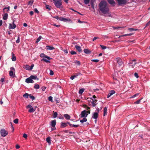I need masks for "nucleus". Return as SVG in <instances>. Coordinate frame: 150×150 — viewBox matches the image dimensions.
I'll return each instance as SVG.
<instances>
[{"mask_svg": "<svg viewBox=\"0 0 150 150\" xmlns=\"http://www.w3.org/2000/svg\"><path fill=\"white\" fill-rule=\"evenodd\" d=\"M100 11L104 14H108V16H105L111 17V15L108 13L109 8L106 2L104 0L101 1L99 4Z\"/></svg>", "mask_w": 150, "mask_h": 150, "instance_id": "obj_1", "label": "nucleus"}, {"mask_svg": "<svg viewBox=\"0 0 150 150\" xmlns=\"http://www.w3.org/2000/svg\"><path fill=\"white\" fill-rule=\"evenodd\" d=\"M53 17L58 20H59L61 21H63L64 22H67L68 21H69L70 20V19L69 18L67 19L62 17H59L58 16H55Z\"/></svg>", "mask_w": 150, "mask_h": 150, "instance_id": "obj_2", "label": "nucleus"}, {"mask_svg": "<svg viewBox=\"0 0 150 150\" xmlns=\"http://www.w3.org/2000/svg\"><path fill=\"white\" fill-rule=\"evenodd\" d=\"M1 135L3 137H5L8 134L7 131L6 130L4 129H2L0 131Z\"/></svg>", "mask_w": 150, "mask_h": 150, "instance_id": "obj_3", "label": "nucleus"}, {"mask_svg": "<svg viewBox=\"0 0 150 150\" xmlns=\"http://www.w3.org/2000/svg\"><path fill=\"white\" fill-rule=\"evenodd\" d=\"M11 70L9 71V75L10 76L14 77L15 76V74H14L13 72L15 71V69L13 67H11L10 68Z\"/></svg>", "mask_w": 150, "mask_h": 150, "instance_id": "obj_4", "label": "nucleus"}, {"mask_svg": "<svg viewBox=\"0 0 150 150\" xmlns=\"http://www.w3.org/2000/svg\"><path fill=\"white\" fill-rule=\"evenodd\" d=\"M117 2L118 5H125L126 4L128 0H116Z\"/></svg>", "mask_w": 150, "mask_h": 150, "instance_id": "obj_5", "label": "nucleus"}, {"mask_svg": "<svg viewBox=\"0 0 150 150\" xmlns=\"http://www.w3.org/2000/svg\"><path fill=\"white\" fill-rule=\"evenodd\" d=\"M115 61L117 63L119 64V66H122L123 64L122 59L120 57H117L116 58Z\"/></svg>", "mask_w": 150, "mask_h": 150, "instance_id": "obj_6", "label": "nucleus"}, {"mask_svg": "<svg viewBox=\"0 0 150 150\" xmlns=\"http://www.w3.org/2000/svg\"><path fill=\"white\" fill-rule=\"evenodd\" d=\"M54 4L55 6L58 8H60L62 5L61 0L54 3Z\"/></svg>", "mask_w": 150, "mask_h": 150, "instance_id": "obj_7", "label": "nucleus"}, {"mask_svg": "<svg viewBox=\"0 0 150 150\" xmlns=\"http://www.w3.org/2000/svg\"><path fill=\"white\" fill-rule=\"evenodd\" d=\"M129 64H131L129 66H131L132 68H133L135 64H137V63L136 62V60L134 59L133 60L130 61Z\"/></svg>", "mask_w": 150, "mask_h": 150, "instance_id": "obj_8", "label": "nucleus"}, {"mask_svg": "<svg viewBox=\"0 0 150 150\" xmlns=\"http://www.w3.org/2000/svg\"><path fill=\"white\" fill-rule=\"evenodd\" d=\"M81 117H87L88 115V114L86 113V111L85 110L82 111L81 114Z\"/></svg>", "mask_w": 150, "mask_h": 150, "instance_id": "obj_9", "label": "nucleus"}, {"mask_svg": "<svg viewBox=\"0 0 150 150\" xmlns=\"http://www.w3.org/2000/svg\"><path fill=\"white\" fill-rule=\"evenodd\" d=\"M98 112H95L93 113L92 115V118L96 120H95L96 123V120L97 119L98 117Z\"/></svg>", "mask_w": 150, "mask_h": 150, "instance_id": "obj_10", "label": "nucleus"}, {"mask_svg": "<svg viewBox=\"0 0 150 150\" xmlns=\"http://www.w3.org/2000/svg\"><path fill=\"white\" fill-rule=\"evenodd\" d=\"M14 21H13V26L10 23L9 24V26L8 27V28L9 29H14L16 27V25L15 24Z\"/></svg>", "mask_w": 150, "mask_h": 150, "instance_id": "obj_11", "label": "nucleus"}, {"mask_svg": "<svg viewBox=\"0 0 150 150\" xmlns=\"http://www.w3.org/2000/svg\"><path fill=\"white\" fill-rule=\"evenodd\" d=\"M25 82L27 83H33L34 82V81L30 77L26 79L25 80Z\"/></svg>", "mask_w": 150, "mask_h": 150, "instance_id": "obj_12", "label": "nucleus"}, {"mask_svg": "<svg viewBox=\"0 0 150 150\" xmlns=\"http://www.w3.org/2000/svg\"><path fill=\"white\" fill-rule=\"evenodd\" d=\"M40 57H45L47 58L48 60H50L52 59V58L49 56L46 55L44 53H41L40 54Z\"/></svg>", "mask_w": 150, "mask_h": 150, "instance_id": "obj_13", "label": "nucleus"}, {"mask_svg": "<svg viewBox=\"0 0 150 150\" xmlns=\"http://www.w3.org/2000/svg\"><path fill=\"white\" fill-rule=\"evenodd\" d=\"M115 93V91L114 90H112L110 91L109 93L107 95V97L108 98H109L111 96Z\"/></svg>", "mask_w": 150, "mask_h": 150, "instance_id": "obj_14", "label": "nucleus"}, {"mask_svg": "<svg viewBox=\"0 0 150 150\" xmlns=\"http://www.w3.org/2000/svg\"><path fill=\"white\" fill-rule=\"evenodd\" d=\"M75 47L76 49L79 52H81L82 51V49L81 48V47L80 46H78L77 45H76L75 46Z\"/></svg>", "mask_w": 150, "mask_h": 150, "instance_id": "obj_15", "label": "nucleus"}, {"mask_svg": "<svg viewBox=\"0 0 150 150\" xmlns=\"http://www.w3.org/2000/svg\"><path fill=\"white\" fill-rule=\"evenodd\" d=\"M56 124V120H52L51 121V126L53 127H55V125Z\"/></svg>", "mask_w": 150, "mask_h": 150, "instance_id": "obj_16", "label": "nucleus"}, {"mask_svg": "<svg viewBox=\"0 0 150 150\" xmlns=\"http://www.w3.org/2000/svg\"><path fill=\"white\" fill-rule=\"evenodd\" d=\"M108 1L110 4L115 5V2L113 0H108Z\"/></svg>", "mask_w": 150, "mask_h": 150, "instance_id": "obj_17", "label": "nucleus"}, {"mask_svg": "<svg viewBox=\"0 0 150 150\" xmlns=\"http://www.w3.org/2000/svg\"><path fill=\"white\" fill-rule=\"evenodd\" d=\"M46 49L47 50H52L54 49V47H53L52 46H51L49 45H47V46L46 47Z\"/></svg>", "mask_w": 150, "mask_h": 150, "instance_id": "obj_18", "label": "nucleus"}, {"mask_svg": "<svg viewBox=\"0 0 150 150\" xmlns=\"http://www.w3.org/2000/svg\"><path fill=\"white\" fill-rule=\"evenodd\" d=\"M68 122H67V123L62 122L61 125V128H64L67 125Z\"/></svg>", "mask_w": 150, "mask_h": 150, "instance_id": "obj_19", "label": "nucleus"}, {"mask_svg": "<svg viewBox=\"0 0 150 150\" xmlns=\"http://www.w3.org/2000/svg\"><path fill=\"white\" fill-rule=\"evenodd\" d=\"M23 68L24 69H25L27 70H31L30 69V66H29V65H24L23 66Z\"/></svg>", "mask_w": 150, "mask_h": 150, "instance_id": "obj_20", "label": "nucleus"}, {"mask_svg": "<svg viewBox=\"0 0 150 150\" xmlns=\"http://www.w3.org/2000/svg\"><path fill=\"white\" fill-rule=\"evenodd\" d=\"M68 124L70 126L73 127H77L79 126V125H72L69 122H67Z\"/></svg>", "mask_w": 150, "mask_h": 150, "instance_id": "obj_21", "label": "nucleus"}, {"mask_svg": "<svg viewBox=\"0 0 150 150\" xmlns=\"http://www.w3.org/2000/svg\"><path fill=\"white\" fill-rule=\"evenodd\" d=\"M8 17V14L7 13H5L3 16V18L4 20H6L7 19Z\"/></svg>", "mask_w": 150, "mask_h": 150, "instance_id": "obj_22", "label": "nucleus"}, {"mask_svg": "<svg viewBox=\"0 0 150 150\" xmlns=\"http://www.w3.org/2000/svg\"><path fill=\"white\" fill-rule=\"evenodd\" d=\"M64 116L67 120H69L71 117L69 115L67 114H64Z\"/></svg>", "mask_w": 150, "mask_h": 150, "instance_id": "obj_23", "label": "nucleus"}, {"mask_svg": "<svg viewBox=\"0 0 150 150\" xmlns=\"http://www.w3.org/2000/svg\"><path fill=\"white\" fill-rule=\"evenodd\" d=\"M107 108L106 107L104 109L103 115L104 116L107 114Z\"/></svg>", "mask_w": 150, "mask_h": 150, "instance_id": "obj_24", "label": "nucleus"}, {"mask_svg": "<svg viewBox=\"0 0 150 150\" xmlns=\"http://www.w3.org/2000/svg\"><path fill=\"white\" fill-rule=\"evenodd\" d=\"M46 141L50 144H51V138L50 137H47L46 139Z\"/></svg>", "mask_w": 150, "mask_h": 150, "instance_id": "obj_25", "label": "nucleus"}, {"mask_svg": "<svg viewBox=\"0 0 150 150\" xmlns=\"http://www.w3.org/2000/svg\"><path fill=\"white\" fill-rule=\"evenodd\" d=\"M30 78L33 79H37V80H38L39 79L37 78V76H33L31 75L30 76Z\"/></svg>", "mask_w": 150, "mask_h": 150, "instance_id": "obj_26", "label": "nucleus"}, {"mask_svg": "<svg viewBox=\"0 0 150 150\" xmlns=\"http://www.w3.org/2000/svg\"><path fill=\"white\" fill-rule=\"evenodd\" d=\"M83 51L84 52L87 54H88L91 53V51L87 49H84Z\"/></svg>", "mask_w": 150, "mask_h": 150, "instance_id": "obj_27", "label": "nucleus"}, {"mask_svg": "<svg viewBox=\"0 0 150 150\" xmlns=\"http://www.w3.org/2000/svg\"><path fill=\"white\" fill-rule=\"evenodd\" d=\"M53 112H54V114L52 116V117L53 118H55L57 117V112H54V111H53Z\"/></svg>", "mask_w": 150, "mask_h": 150, "instance_id": "obj_28", "label": "nucleus"}, {"mask_svg": "<svg viewBox=\"0 0 150 150\" xmlns=\"http://www.w3.org/2000/svg\"><path fill=\"white\" fill-rule=\"evenodd\" d=\"M132 34H133L132 33L125 34V35H122L120 36L119 37V38H120V37H122L126 36H131L132 35Z\"/></svg>", "mask_w": 150, "mask_h": 150, "instance_id": "obj_29", "label": "nucleus"}, {"mask_svg": "<svg viewBox=\"0 0 150 150\" xmlns=\"http://www.w3.org/2000/svg\"><path fill=\"white\" fill-rule=\"evenodd\" d=\"M11 59L13 61H15L16 60V57L13 53H12V57L11 58Z\"/></svg>", "mask_w": 150, "mask_h": 150, "instance_id": "obj_30", "label": "nucleus"}, {"mask_svg": "<svg viewBox=\"0 0 150 150\" xmlns=\"http://www.w3.org/2000/svg\"><path fill=\"white\" fill-rule=\"evenodd\" d=\"M29 95L28 93H26L23 95V96L25 98H28V96H29Z\"/></svg>", "mask_w": 150, "mask_h": 150, "instance_id": "obj_31", "label": "nucleus"}, {"mask_svg": "<svg viewBox=\"0 0 150 150\" xmlns=\"http://www.w3.org/2000/svg\"><path fill=\"white\" fill-rule=\"evenodd\" d=\"M46 8L48 9L49 11H50L51 9V7L48 5H45Z\"/></svg>", "mask_w": 150, "mask_h": 150, "instance_id": "obj_32", "label": "nucleus"}, {"mask_svg": "<svg viewBox=\"0 0 150 150\" xmlns=\"http://www.w3.org/2000/svg\"><path fill=\"white\" fill-rule=\"evenodd\" d=\"M35 109H34V108L32 107L28 110V112L30 113L33 112L35 111Z\"/></svg>", "mask_w": 150, "mask_h": 150, "instance_id": "obj_33", "label": "nucleus"}, {"mask_svg": "<svg viewBox=\"0 0 150 150\" xmlns=\"http://www.w3.org/2000/svg\"><path fill=\"white\" fill-rule=\"evenodd\" d=\"M87 121V119L86 118H83L82 120H80V122L81 123L86 122Z\"/></svg>", "mask_w": 150, "mask_h": 150, "instance_id": "obj_34", "label": "nucleus"}, {"mask_svg": "<svg viewBox=\"0 0 150 150\" xmlns=\"http://www.w3.org/2000/svg\"><path fill=\"white\" fill-rule=\"evenodd\" d=\"M84 88H81L80 89L79 91V94H81L84 91Z\"/></svg>", "mask_w": 150, "mask_h": 150, "instance_id": "obj_35", "label": "nucleus"}, {"mask_svg": "<svg viewBox=\"0 0 150 150\" xmlns=\"http://www.w3.org/2000/svg\"><path fill=\"white\" fill-rule=\"evenodd\" d=\"M40 88L39 85L37 84H35L34 86V88L36 89H38Z\"/></svg>", "mask_w": 150, "mask_h": 150, "instance_id": "obj_36", "label": "nucleus"}, {"mask_svg": "<svg viewBox=\"0 0 150 150\" xmlns=\"http://www.w3.org/2000/svg\"><path fill=\"white\" fill-rule=\"evenodd\" d=\"M41 61H44L47 63L50 62V61L47 60V59L45 58L42 59H41Z\"/></svg>", "mask_w": 150, "mask_h": 150, "instance_id": "obj_37", "label": "nucleus"}, {"mask_svg": "<svg viewBox=\"0 0 150 150\" xmlns=\"http://www.w3.org/2000/svg\"><path fill=\"white\" fill-rule=\"evenodd\" d=\"M128 30L130 31H136L138 30L137 29H134L133 28H129L128 29Z\"/></svg>", "mask_w": 150, "mask_h": 150, "instance_id": "obj_38", "label": "nucleus"}, {"mask_svg": "<svg viewBox=\"0 0 150 150\" xmlns=\"http://www.w3.org/2000/svg\"><path fill=\"white\" fill-rule=\"evenodd\" d=\"M29 97L32 100H33L35 99V97L33 96H32L31 94L29 95Z\"/></svg>", "mask_w": 150, "mask_h": 150, "instance_id": "obj_39", "label": "nucleus"}, {"mask_svg": "<svg viewBox=\"0 0 150 150\" xmlns=\"http://www.w3.org/2000/svg\"><path fill=\"white\" fill-rule=\"evenodd\" d=\"M42 38V37L41 36H40L36 40V42L38 43L40 40Z\"/></svg>", "mask_w": 150, "mask_h": 150, "instance_id": "obj_40", "label": "nucleus"}, {"mask_svg": "<svg viewBox=\"0 0 150 150\" xmlns=\"http://www.w3.org/2000/svg\"><path fill=\"white\" fill-rule=\"evenodd\" d=\"M13 122L14 123H15V124H17L18 123V119L17 118H16V119H15L14 120H13Z\"/></svg>", "mask_w": 150, "mask_h": 150, "instance_id": "obj_41", "label": "nucleus"}, {"mask_svg": "<svg viewBox=\"0 0 150 150\" xmlns=\"http://www.w3.org/2000/svg\"><path fill=\"white\" fill-rule=\"evenodd\" d=\"M92 101L91 102V103L92 104V106L93 107H95L97 103H94V102H93V99H92Z\"/></svg>", "mask_w": 150, "mask_h": 150, "instance_id": "obj_42", "label": "nucleus"}, {"mask_svg": "<svg viewBox=\"0 0 150 150\" xmlns=\"http://www.w3.org/2000/svg\"><path fill=\"white\" fill-rule=\"evenodd\" d=\"M84 3L86 4H88L90 1V0H83Z\"/></svg>", "mask_w": 150, "mask_h": 150, "instance_id": "obj_43", "label": "nucleus"}, {"mask_svg": "<svg viewBox=\"0 0 150 150\" xmlns=\"http://www.w3.org/2000/svg\"><path fill=\"white\" fill-rule=\"evenodd\" d=\"M10 8V7L9 6H8L7 7H5L3 8V11H4V10L6 9H7V12H8L9 9Z\"/></svg>", "mask_w": 150, "mask_h": 150, "instance_id": "obj_44", "label": "nucleus"}, {"mask_svg": "<svg viewBox=\"0 0 150 150\" xmlns=\"http://www.w3.org/2000/svg\"><path fill=\"white\" fill-rule=\"evenodd\" d=\"M96 0H91L90 4L91 5L94 4V3L95 2Z\"/></svg>", "mask_w": 150, "mask_h": 150, "instance_id": "obj_45", "label": "nucleus"}, {"mask_svg": "<svg viewBox=\"0 0 150 150\" xmlns=\"http://www.w3.org/2000/svg\"><path fill=\"white\" fill-rule=\"evenodd\" d=\"M19 42H20V36L19 35L18 36V38L16 41V43H19Z\"/></svg>", "mask_w": 150, "mask_h": 150, "instance_id": "obj_46", "label": "nucleus"}, {"mask_svg": "<svg viewBox=\"0 0 150 150\" xmlns=\"http://www.w3.org/2000/svg\"><path fill=\"white\" fill-rule=\"evenodd\" d=\"M139 95V93H137L134 95L133 96H132V97H131L130 98H134V97H136V96H138Z\"/></svg>", "mask_w": 150, "mask_h": 150, "instance_id": "obj_47", "label": "nucleus"}, {"mask_svg": "<svg viewBox=\"0 0 150 150\" xmlns=\"http://www.w3.org/2000/svg\"><path fill=\"white\" fill-rule=\"evenodd\" d=\"M78 76V75H73V76H71V77H70V79L73 80V79H74V78H76V76Z\"/></svg>", "mask_w": 150, "mask_h": 150, "instance_id": "obj_48", "label": "nucleus"}, {"mask_svg": "<svg viewBox=\"0 0 150 150\" xmlns=\"http://www.w3.org/2000/svg\"><path fill=\"white\" fill-rule=\"evenodd\" d=\"M70 53L72 55L76 54V52L74 51H71Z\"/></svg>", "mask_w": 150, "mask_h": 150, "instance_id": "obj_49", "label": "nucleus"}, {"mask_svg": "<svg viewBox=\"0 0 150 150\" xmlns=\"http://www.w3.org/2000/svg\"><path fill=\"white\" fill-rule=\"evenodd\" d=\"M75 63L77 64V65H80L81 63L79 61L76 60L75 61Z\"/></svg>", "mask_w": 150, "mask_h": 150, "instance_id": "obj_50", "label": "nucleus"}, {"mask_svg": "<svg viewBox=\"0 0 150 150\" xmlns=\"http://www.w3.org/2000/svg\"><path fill=\"white\" fill-rule=\"evenodd\" d=\"M142 99V98L140 100H137L134 103L137 104H139L141 100Z\"/></svg>", "mask_w": 150, "mask_h": 150, "instance_id": "obj_51", "label": "nucleus"}, {"mask_svg": "<svg viewBox=\"0 0 150 150\" xmlns=\"http://www.w3.org/2000/svg\"><path fill=\"white\" fill-rule=\"evenodd\" d=\"M100 46L103 50L107 48L106 46H105L103 45H100Z\"/></svg>", "mask_w": 150, "mask_h": 150, "instance_id": "obj_52", "label": "nucleus"}, {"mask_svg": "<svg viewBox=\"0 0 150 150\" xmlns=\"http://www.w3.org/2000/svg\"><path fill=\"white\" fill-rule=\"evenodd\" d=\"M33 1L30 0L28 2V4H30V5H31L33 4Z\"/></svg>", "mask_w": 150, "mask_h": 150, "instance_id": "obj_53", "label": "nucleus"}, {"mask_svg": "<svg viewBox=\"0 0 150 150\" xmlns=\"http://www.w3.org/2000/svg\"><path fill=\"white\" fill-rule=\"evenodd\" d=\"M50 74L51 76L53 75H54V72L52 70H50Z\"/></svg>", "mask_w": 150, "mask_h": 150, "instance_id": "obj_54", "label": "nucleus"}, {"mask_svg": "<svg viewBox=\"0 0 150 150\" xmlns=\"http://www.w3.org/2000/svg\"><path fill=\"white\" fill-rule=\"evenodd\" d=\"M23 137L25 139H27V135L26 134H24L23 136Z\"/></svg>", "mask_w": 150, "mask_h": 150, "instance_id": "obj_55", "label": "nucleus"}, {"mask_svg": "<svg viewBox=\"0 0 150 150\" xmlns=\"http://www.w3.org/2000/svg\"><path fill=\"white\" fill-rule=\"evenodd\" d=\"M91 61L92 62H99V60L98 59H92L91 60Z\"/></svg>", "mask_w": 150, "mask_h": 150, "instance_id": "obj_56", "label": "nucleus"}, {"mask_svg": "<svg viewBox=\"0 0 150 150\" xmlns=\"http://www.w3.org/2000/svg\"><path fill=\"white\" fill-rule=\"evenodd\" d=\"M46 87L45 86H42L41 87V89L42 91H44L46 89Z\"/></svg>", "mask_w": 150, "mask_h": 150, "instance_id": "obj_57", "label": "nucleus"}, {"mask_svg": "<svg viewBox=\"0 0 150 150\" xmlns=\"http://www.w3.org/2000/svg\"><path fill=\"white\" fill-rule=\"evenodd\" d=\"M34 11L37 13H39V12L38 11V10L36 8H35L34 9Z\"/></svg>", "mask_w": 150, "mask_h": 150, "instance_id": "obj_58", "label": "nucleus"}, {"mask_svg": "<svg viewBox=\"0 0 150 150\" xmlns=\"http://www.w3.org/2000/svg\"><path fill=\"white\" fill-rule=\"evenodd\" d=\"M134 75L135 77H136L137 78H138L139 77V76L138 74L137 73H135L134 74Z\"/></svg>", "mask_w": 150, "mask_h": 150, "instance_id": "obj_59", "label": "nucleus"}, {"mask_svg": "<svg viewBox=\"0 0 150 150\" xmlns=\"http://www.w3.org/2000/svg\"><path fill=\"white\" fill-rule=\"evenodd\" d=\"M32 108V106L30 104L28 105L26 107L27 108H30V109Z\"/></svg>", "mask_w": 150, "mask_h": 150, "instance_id": "obj_60", "label": "nucleus"}, {"mask_svg": "<svg viewBox=\"0 0 150 150\" xmlns=\"http://www.w3.org/2000/svg\"><path fill=\"white\" fill-rule=\"evenodd\" d=\"M48 100L50 101H52V97L51 96H50L48 98Z\"/></svg>", "mask_w": 150, "mask_h": 150, "instance_id": "obj_61", "label": "nucleus"}, {"mask_svg": "<svg viewBox=\"0 0 150 150\" xmlns=\"http://www.w3.org/2000/svg\"><path fill=\"white\" fill-rule=\"evenodd\" d=\"M34 66V64H32L30 67V68L31 70L33 68V67Z\"/></svg>", "mask_w": 150, "mask_h": 150, "instance_id": "obj_62", "label": "nucleus"}, {"mask_svg": "<svg viewBox=\"0 0 150 150\" xmlns=\"http://www.w3.org/2000/svg\"><path fill=\"white\" fill-rule=\"evenodd\" d=\"M98 38H99L98 37H95L93 38V41H94L95 40H96V39H98Z\"/></svg>", "mask_w": 150, "mask_h": 150, "instance_id": "obj_63", "label": "nucleus"}, {"mask_svg": "<svg viewBox=\"0 0 150 150\" xmlns=\"http://www.w3.org/2000/svg\"><path fill=\"white\" fill-rule=\"evenodd\" d=\"M150 24V21L146 24V27L149 26Z\"/></svg>", "mask_w": 150, "mask_h": 150, "instance_id": "obj_64", "label": "nucleus"}]
</instances>
